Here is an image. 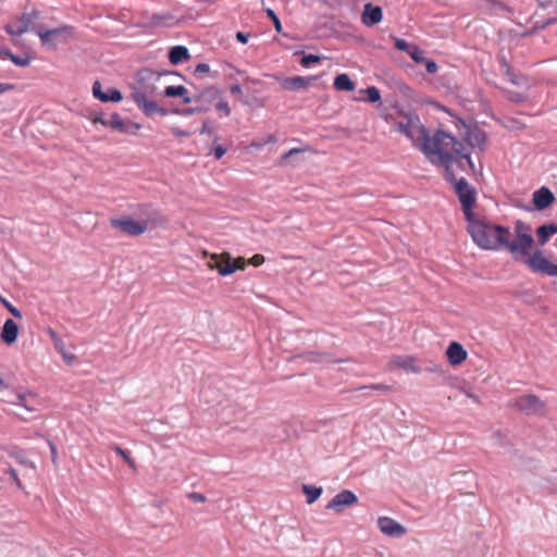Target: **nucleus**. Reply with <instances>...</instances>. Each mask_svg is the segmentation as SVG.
Here are the masks:
<instances>
[{"instance_id": "nucleus-1", "label": "nucleus", "mask_w": 557, "mask_h": 557, "mask_svg": "<svg viewBox=\"0 0 557 557\" xmlns=\"http://www.w3.org/2000/svg\"><path fill=\"white\" fill-rule=\"evenodd\" d=\"M467 231L473 243L483 250L508 251L512 259L524 263L532 272L557 277V264L550 262L541 249L531 252L534 246L532 228L521 220L513 223V230L492 223L474 214L466 220Z\"/></svg>"}, {"instance_id": "nucleus-2", "label": "nucleus", "mask_w": 557, "mask_h": 557, "mask_svg": "<svg viewBox=\"0 0 557 557\" xmlns=\"http://www.w3.org/2000/svg\"><path fill=\"white\" fill-rule=\"evenodd\" d=\"M420 150L431 163L453 164L465 160L473 169V162L470 154L465 151L463 144L447 132L437 131L432 136L428 134L420 143Z\"/></svg>"}, {"instance_id": "nucleus-3", "label": "nucleus", "mask_w": 557, "mask_h": 557, "mask_svg": "<svg viewBox=\"0 0 557 557\" xmlns=\"http://www.w3.org/2000/svg\"><path fill=\"white\" fill-rule=\"evenodd\" d=\"M160 75L161 74L150 69H143L136 73L134 82L129 85L133 101L146 116H152L154 114L164 116L168 114V110L160 107L157 101L153 100V96H156L158 91L156 84Z\"/></svg>"}, {"instance_id": "nucleus-4", "label": "nucleus", "mask_w": 557, "mask_h": 557, "mask_svg": "<svg viewBox=\"0 0 557 557\" xmlns=\"http://www.w3.org/2000/svg\"><path fill=\"white\" fill-rule=\"evenodd\" d=\"M395 125L396 131L405 135L412 145L419 149L420 143H422L429 134L419 116L413 112L400 113L396 119Z\"/></svg>"}, {"instance_id": "nucleus-5", "label": "nucleus", "mask_w": 557, "mask_h": 557, "mask_svg": "<svg viewBox=\"0 0 557 557\" xmlns=\"http://www.w3.org/2000/svg\"><path fill=\"white\" fill-rule=\"evenodd\" d=\"M41 20L42 12L34 9L30 12H24L16 21L4 25V30L11 36H21L27 32L38 35L40 26L46 25Z\"/></svg>"}, {"instance_id": "nucleus-6", "label": "nucleus", "mask_w": 557, "mask_h": 557, "mask_svg": "<svg viewBox=\"0 0 557 557\" xmlns=\"http://www.w3.org/2000/svg\"><path fill=\"white\" fill-rule=\"evenodd\" d=\"M245 265L246 261L244 258L239 257L232 261V258L228 253H223L221 256L212 255L208 261V267L210 269L216 270L222 276L231 275L236 270H244Z\"/></svg>"}, {"instance_id": "nucleus-7", "label": "nucleus", "mask_w": 557, "mask_h": 557, "mask_svg": "<svg viewBox=\"0 0 557 557\" xmlns=\"http://www.w3.org/2000/svg\"><path fill=\"white\" fill-rule=\"evenodd\" d=\"M454 189L461 203L462 212L465 214L466 220L473 216L475 214L472 211V207L474 206L476 200L475 189L469 185L468 181L465 177H460L458 181H456Z\"/></svg>"}, {"instance_id": "nucleus-8", "label": "nucleus", "mask_w": 557, "mask_h": 557, "mask_svg": "<svg viewBox=\"0 0 557 557\" xmlns=\"http://www.w3.org/2000/svg\"><path fill=\"white\" fill-rule=\"evenodd\" d=\"M508 406L525 414H543L545 404L534 394H527L511 399Z\"/></svg>"}, {"instance_id": "nucleus-9", "label": "nucleus", "mask_w": 557, "mask_h": 557, "mask_svg": "<svg viewBox=\"0 0 557 557\" xmlns=\"http://www.w3.org/2000/svg\"><path fill=\"white\" fill-rule=\"evenodd\" d=\"M69 34L70 29L66 25L53 28L45 25L40 26L38 29V37L40 38L41 45L47 48H55L59 44L65 42Z\"/></svg>"}, {"instance_id": "nucleus-10", "label": "nucleus", "mask_w": 557, "mask_h": 557, "mask_svg": "<svg viewBox=\"0 0 557 557\" xmlns=\"http://www.w3.org/2000/svg\"><path fill=\"white\" fill-rule=\"evenodd\" d=\"M97 121L106 127L128 135H135L141 127L140 124L124 119L119 113H113L109 117H99Z\"/></svg>"}, {"instance_id": "nucleus-11", "label": "nucleus", "mask_w": 557, "mask_h": 557, "mask_svg": "<svg viewBox=\"0 0 557 557\" xmlns=\"http://www.w3.org/2000/svg\"><path fill=\"white\" fill-rule=\"evenodd\" d=\"M110 224L113 228L131 236H139L148 230L146 221L134 220L131 216L111 219Z\"/></svg>"}, {"instance_id": "nucleus-12", "label": "nucleus", "mask_w": 557, "mask_h": 557, "mask_svg": "<svg viewBox=\"0 0 557 557\" xmlns=\"http://www.w3.org/2000/svg\"><path fill=\"white\" fill-rule=\"evenodd\" d=\"M358 502L356 494L349 490H344L336 494L326 505L327 509L336 512L343 511L345 508L355 505Z\"/></svg>"}, {"instance_id": "nucleus-13", "label": "nucleus", "mask_w": 557, "mask_h": 557, "mask_svg": "<svg viewBox=\"0 0 557 557\" xmlns=\"http://www.w3.org/2000/svg\"><path fill=\"white\" fill-rule=\"evenodd\" d=\"M380 531L391 537H401L406 534V528L389 517H380L377 519Z\"/></svg>"}, {"instance_id": "nucleus-14", "label": "nucleus", "mask_w": 557, "mask_h": 557, "mask_svg": "<svg viewBox=\"0 0 557 557\" xmlns=\"http://www.w3.org/2000/svg\"><path fill=\"white\" fill-rule=\"evenodd\" d=\"M92 95L101 102H120L123 99L122 92L113 87H108L107 90H102L100 82L96 81L92 85Z\"/></svg>"}, {"instance_id": "nucleus-15", "label": "nucleus", "mask_w": 557, "mask_h": 557, "mask_svg": "<svg viewBox=\"0 0 557 557\" xmlns=\"http://www.w3.org/2000/svg\"><path fill=\"white\" fill-rule=\"evenodd\" d=\"M313 81H315L314 77L304 76L284 77L280 79L282 87L289 91L305 89L310 86Z\"/></svg>"}, {"instance_id": "nucleus-16", "label": "nucleus", "mask_w": 557, "mask_h": 557, "mask_svg": "<svg viewBox=\"0 0 557 557\" xmlns=\"http://www.w3.org/2000/svg\"><path fill=\"white\" fill-rule=\"evenodd\" d=\"M465 140L473 149H479L480 151H483L486 136L482 129H480L478 127L467 126V133L465 136Z\"/></svg>"}, {"instance_id": "nucleus-17", "label": "nucleus", "mask_w": 557, "mask_h": 557, "mask_svg": "<svg viewBox=\"0 0 557 557\" xmlns=\"http://www.w3.org/2000/svg\"><path fill=\"white\" fill-rule=\"evenodd\" d=\"M383 13L382 9L377 5H373L372 3H366L363 8V12L361 15L362 23L371 27L382 21Z\"/></svg>"}, {"instance_id": "nucleus-18", "label": "nucleus", "mask_w": 557, "mask_h": 557, "mask_svg": "<svg viewBox=\"0 0 557 557\" xmlns=\"http://www.w3.org/2000/svg\"><path fill=\"white\" fill-rule=\"evenodd\" d=\"M391 363L405 371L420 373L421 368L417 364V359L413 356H394Z\"/></svg>"}, {"instance_id": "nucleus-19", "label": "nucleus", "mask_w": 557, "mask_h": 557, "mask_svg": "<svg viewBox=\"0 0 557 557\" xmlns=\"http://www.w3.org/2000/svg\"><path fill=\"white\" fill-rule=\"evenodd\" d=\"M554 200L555 196L547 187H541L533 194V203L539 210L548 208Z\"/></svg>"}, {"instance_id": "nucleus-20", "label": "nucleus", "mask_w": 557, "mask_h": 557, "mask_svg": "<svg viewBox=\"0 0 557 557\" xmlns=\"http://www.w3.org/2000/svg\"><path fill=\"white\" fill-rule=\"evenodd\" d=\"M446 357L451 366H458L467 359V351L459 343L453 342L446 349Z\"/></svg>"}, {"instance_id": "nucleus-21", "label": "nucleus", "mask_w": 557, "mask_h": 557, "mask_svg": "<svg viewBox=\"0 0 557 557\" xmlns=\"http://www.w3.org/2000/svg\"><path fill=\"white\" fill-rule=\"evenodd\" d=\"M14 405L16 407L23 408L27 413H29L28 416H24L23 413H20V416L24 420L33 419L34 418L33 413H35L37 411V408L35 407V398L32 397L30 395L18 394L16 396V400L14 401Z\"/></svg>"}, {"instance_id": "nucleus-22", "label": "nucleus", "mask_w": 557, "mask_h": 557, "mask_svg": "<svg viewBox=\"0 0 557 557\" xmlns=\"http://www.w3.org/2000/svg\"><path fill=\"white\" fill-rule=\"evenodd\" d=\"M18 336V325L16 322L12 319H7L3 323L2 331H1V339L7 345H12L16 342Z\"/></svg>"}, {"instance_id": "nucleus-23", "label": "nucleus", "mask_w": 557, "mask_h": 557, "mask_svg": "<svg viewBox=\"0 0 557 557\" xmlns=\"http://www.w3.org/2000/svg\"><path fill=\"white\" fill-rule=\"evenodd\" d=\"M163 96L168 98L182 97L185 104L194 101V98L188 96V91L183 85L165 87Z\"/></svg>"}, {"instance_id": "nucleus-24", "label": "nucleus", "mask_w": 557, "mask_h": 557, "mask_svg": "<svg viewBox=\"0 0 557 557\" xmlns=\"http://www.w3.org/2000/svg\"><path fill=\"white\" fill-rule=\"evenodd\" d=\"M190 58L188 49L185 46H174L169 53V60L176 65Z\"/></svg>"}, {"instance_id": "nucleus-25", "label": "nucleus", "mask_w": 557, "mask_h": 557, "mask_svg": "<svg viewBox=\"0 0 557 557\" xmlns=\"http://www.w3.org/2000/svg\"><path fill=\"white\" fill-rule=\"evenodd\" d=\"M221 90L218 87L210 86L200 90L195 97V101H208L219 100Z\"/></svg>"}, {"instance_id": "nucleus-26", "label": "nucleus", "mask_w": 557, "mask_h": 557, "mask_svg": "<svg viewBox=\"0 0 557 557\" xmlns=\"http://www.w3.org/2000/svg\"><path fill=\"white\" fill-rule=\"evenodd\" d=\"M47 333L49 334V336L54 345V348L61 354L63 360L66 363H70V354L67 352V350L65 348V344L63 343L61 337L58 335V333L52 329H48Z\"/></svg>"}, {"instance_id": "nucleus-27", "label": "nucleus", "mask_w": 557, "mask_h": 557, "mask_svg": "<svg viewBox=\"0 0 557 557\" xmlns=\"http://www.w3.org/2000/svg\"><path fill=\"white\" fill-rule=\"evenodd\" d=\"M556 233H557V225H555V224L541 225L536 230L539 244L541 246H544L549 240L550 236H553Z\"/></svg>"}, {"instance_id": "nucleus-28", "label": "nucleus", "mask_w": 557, "mask_h": 557, "mask_svg": "<svg viewBox=\"0 0 557 557\" xmlns=\"http://www.w3.org/2000/svg\"><path fill=\"white\" fill-rule=\"evenodd\" d=\"M151 24L153 26L171 27L177 24V18L171 14H153Z\"/></svg>"}, {"instance_id": "nucleus-29", "label": "nucleus", "mask_w": 557, "mask_h": 557, "mask_svg": "<svg viewBox=\"0 0 557 557\" xmlns=\"http://www.w3.org/2000/svg\"><path fill=\"white\" fill-rule=\"evenodd\" d=\"M8 454L11 458H14L21 466L25 468L35 469L34 462L27 458V456L22 449L13 447L12 449L8 450Z\"/></svg>"}, {"instance_id": "nucleus-30", "label": "nucleus", "mask_w": 557, "mask_h": 557, "mask_svg": "<svg viewBox=\"0 0 557 557\" xmlns=\"http://www.w3.org/2000/svg\"><path fill=\"white\" fill-rule=\"evenodd\" d=\"M334 87L337 90L351 91L355 89V83L347 74H339L334 79Z\"/></svg>"}, {"instance_id": "nucleus-31", "label": "nucleus", "mask_w": 557, "mask_h": 557, "mask_svg": "<svg viewBox=\"0 0 557 557\" xmlns=\"http://www.w3.org/2000/svg\"><path fill=\"white\" fill-rule=\"evenodd\" d=\"M302 492L307 496V504H313L322 494V487L304 484Z\"/></svg>"}, {"instance_id": "nucleus-32", "label": "nucleus", "mask_w": 557, "mask_h": 557, "mask_svg": "<svg viewBox=\"0 0 557 557\" xmlns=\"http://www.w3.org/2000/svg\"><path fill=\"white\" fill-rule=\"evenodd\" d=\"M505 76L512 85L522 86L527 84V78L520 74H516L512 69H507Z\"/></svg>"}, {"instance_id": "nucleus-33", "label": "nucleus", "mask_w": 557, "mask_h": 557, "mask_svg": "<svg viewBox=\"0 0 557 557\" xmlns=\"http://www.w3.org/2000/svg\"><path fill=\"white\" fill-rule=\"evenodd\" d=\"M408 54L417 63H422L425 58L423 50H421L417 45H413L410 48V50L408 51Z\"/></svg>"}, {"instance_id": "nucleus-34", "label": "nucleus", "mask_w": 557, "mask_h": 557, "mask_svg": "<svg viewBox=\"0 0 557 557\" xmlns=\"http://www.w3.org/2000/svg\"><path fill=\"white\" fill-rule=\"evenodd\" d=\"M0 302L8 309V311L17 319H22V312L15 306H13L8 299L0 295Z\"/></svg>"}, {"instance_id": "nucleus-35", "label": "nucleus", "mask_w": 557, "mask_h": 557, "mask_svg": "<svg viewBox=\"0 0 557 557\" xmlns=\"http://www.w3.org/2000/svg\"><path fill=\"white\" fill-rule=\"evenodd\" d=\"M364 91L368 95L369 102L375 103L381 100L380 90L375 86L368 87Z\"/></svg>"}, {"instance_id": "nucleus-36", "label": "nucleus", "mask_w": 557, "mask_h": 557, "mask_svg": "<svg viewBox=\"0 0 557 557\" xmlns=\"http://www.w3.org/2000/svg\"><path fill=\"white\" fill-rule=\"evenodd\" d=\"M215 110L224 116H228L231 114V108L224 99L220 98L215 104Z\"/></svg>"}, {"instance_id": "nucleus-37", "label": "nucleus", "mask_w": 557, "mask_h": 557, "mask_svg": "<svg viewBox=\"0 0 557 557\" xmlns=\"http://www.w3.org/2000/svg\"><path fill=\"white\" fill-rule=\"evenodd\" d=\"M203 111H207V108L196 107V108H187V109H183V110L175 109L172 112L175 114L191 115V114H195L198 112H203Z\"/></svg>"}, {"instance_id": "nucleus-38", "label": "nucleus", "mask_w": 557, "mask_h": 557, "mask_svg": "<svg viewBox=\"0 0 557 557\" xmlns=\"http://www.w3.org/2000/svg\"><path fill=\"white\" fill-rule=\"evenodd\" d=\"M320 62V57L315 54H306L301 59V65L305 67L310 66L311 64H315Z\"/></svg>"}, {"instance_id": "nucleus-39", "label": "nucleus", "mask_w": 557, "mask_h": 557, "mask_svg": "<svg viewBox=\"0 0 557 557\" xmlns=\"http://www.w3.org/2000/svg\"><path fill=\"white\" fill-rule=\"evenodd\" d=\"M17 66H27L30 62V58L27 54L13 55L11 60Z\"/></svg>"}, {"instance_id": "nucleus-40", "label": "nucleus", "mask_w": 557, "mask_h": 557, "mask_svg": "<svg viewBox=\"0 0 557 557\" xmlns=\"http://www.w3.org/2000/svg\"><path fill=\"white\" fill-rule=\"evenodd\" d=\"M394 41H395V48L400 50V51H405L408 53V51L410 50V48L413 46L411 44H408L406 40L404 39H400V38H394Z\"/></svg>"}, {"instance_id": "nucleus-41", "label": "nucleus", "mask_w": 557, "mask_h": 557, "mask_svg": "<svg viewBox=\"0 0 557 557\" xmlns=\"http://www.w3.org/2000/svg\"><path fill=\"white\" fill-rule=\"evenodd\" d=\"M267 14L272 20L275 30L280 33L282 30V24L275 12L272 9H268Z\"/></svg>"}, {"instance_id": "nucleus-42", "label": "nucleus", "mask_w": 557, "mask_h": 557, "mask_svg": "<svg viewBox=\"0 0 557 557\" xmlns=\"http://www.w3.org/2000/svg\"><path fill=\"white\" fill-rule=\"evenodd\" d=\"M441 165L445 168L446 180L455 186L456 181H458V180L456 178L453 170L450 169L451 164H441Z\"/></svg>"}, {"instance_id": "nucleus-43", "label": "nucleus", "mask_w": 557, "mask_h": 557, "mask_svg": "<svg viewBox=\"0 0 557 557\" xmlns=\"http://www.w3.org/2000/svg\"><path fill=\"white\" fill-rule=\"evenodd\" d=\"M540 7L543 9H550L553 13H555V8H557V0H537Z\"/></svg>"}, {"instance_id": "nucleus-44", "label": "nucleus", "mask_w": 557, "mask_h": 557, "mask_svg": "<svg viewBox=\"0 0 557 557\" xmlns=\"http://www.w3.org/2000/svg\"><path fill=\"white\" fill-rule=\"evenodd\" d=\"M187 498L194 503H205L207 500V498L203 494L197 493V492L188 493Z\"/></svg>"}, {"instance_id": "nucleus-45", "label": "nucleus", "mask_w": 557, "mask_h": 557, "mask_svg": "<svg viewBox=\"0 0 557 557\" xmlns=\"http://www.w3.org/2000/svg\"><path fill=\"white\" fill-rule=\"evenodd\" d=\"M200 134H208V135L214 134V126L209 120L203 121L202 127L200 129Z\"/></svg>"}, {"instance_id": "nucleus-46", "label": "nucleus", "mask_w": 557, "mask_h": 557, "mask_svg": "<svg viewBox=\"0 0 557 557\" xmlns=\"http://www.w3.org/2000/svg\"><path fill=\"white\" fill-rule=\"evenodd\" d=\"M422 63H424L425 69L428 71V73H430V74L435 73L438 69L436 62L431 59L424 58V61Z\"/></svg>"}, {"instance_id": "nucleus-47", "label": "nucleus", "mask_w": 557, "mask_h": 557, "mask_svg": "<svg viewBox=\"0 0 557 557\" xmlns=\"http://www.w3.org/2000/svg\"><path fill=\"white\" fill-rule=\"evenodd\" d=\"M8 473L10 474L11 479L13 480L14 484L16 485L17 488H23V485H22V482L17 475V472L15 469L13 468H9L8 470Z\"/></svg>"}, {"instance_id": "nucleus-48", "label": "nucleus", "mask_w": 557, "mask_h": 557, "mask_svg": "<svg viewBox=\"0 0 557 557\" xmlns=\"http://www.w3.org/2000/svg\"><path fill=\"white\" fill-rule=\"evenodd\" d=\"M226 153V149L222 147L221 145H215L213 147V154L215 159H221Z\"/></svg>"}, {"instance_id": "nucleus-49", "label": "nucleus", "mask_w": 557, "mask_h": 557, "mask_svg": "<svg viewBox=\"0 0 557 557\" xmlns=\"http://www.w3.org/2000/svg\"><path fill=\"white\" fill-rule=\"evenodd\" d=\"M368 388L379 391V392H384V393L389 392L392 389L391 386L385 385V384H372V385L368 386Z\"/></svg>"}, {"instance_id": "nucleus-50", "label": "nucleus", "mask_w": 557, "mask_h": 557, "mask_svg": "<svg viewBox=\"0 0 557 557\" xmlns=\"http://www.w3.org/2000/svg\"><path fill=\"white\" fill-rule=\"evenodd\" d=\"M264 262V257L262 255H255L250 260L249 263L259 267Z\"/></svg>"}, {"instance_id": "nucleus-51", "label": "nucleus", "mask_w": 557, "mask_h": 557, "mask_svg": "<svg viewBox=\"0 0 557 557\" xmlns=\"http://www.w3.org/2000/svg\"><path fill=\"white\" fill-rule=\"evenodd\" d=\"M13 53L10 49L8 48H0V58L1 59H9V60H12L13 58Z\"/></svg>"}, {"instance_id": "nucleus-52", "label": "nucleus", "mask_w": 557, "mask_h": 557, "mask_svg": "<svg viewBox=\"0 0 557 557\" xmlns=\"http://www.w3.org/2000/svg\"><path fill=\"white\" fill-rule=\"evenodd\" d=\"M172 134L176 137H187L189 136V133L188 132H185L183 129H181L180 127H173L172 129Z\"/></svg>"}, {"instance_id": "nucleus-53", "label": "nucleus", "mask_w": 557, "mask_h": 557, "mask_svg": "<svg viewBox=\"0 0 557 557\" xmlns=\"http://www.w3.org/2000/svg\"><path fill=\"white\" fill-rule=\"evenodd\" d=\"M209 71L210 66L207 63H199L195 69L196 73H208Z\"/></svg>"}, {"instance_id": "nucleus-54", "label": "nucleus", "mask_w": 557, "mask_h": 557, "mask_svg": "<svg viewBox=\"0 0 557 557\" xmlns=\"http://www.w3.org/2000/svg\"><path fill=\"white\" fill-rule=\"evenodd\" d=\"M236 38L239 42L242 44H247L248 42V39H249V34H246V33H243V32H238L236 34Z\"/></svg>"}, {"instance_id": "nucleus-55", "label": "nucleus", "mask_w": 557, "mask_h": 557, "mask_svg": "<svg viewBox=\"0 0 557 557\" xmlns=\"http://www.w3.org/2000/svg\"><path fill=\"white\" fill-rule=\"evenodd\" d=\"M114 451L121 456L125 461L127 460V458H129V455L124 450L122 449L120 446H114Z\"/></svg>"}, {"instance_id": "nucleus-56", "label": "nucleus", "mask_w": 557, "mask_h": 557, "mask_svg": "<svg viewBox=\"0 0 557 557\" xmlns=\"http://www.w3.org/2000/svg\"><path fill=\"white\" fill-rule=\"evenodd\" d=\"M12 89H14V85L13 84L0 83V94L7 92V91L12 90Z\"/></svg>"}, {"instance_id": "nucleus-57", "label": "nucleus", "mask_w": 557, "mask_h": 557, "mask_svg": "<svg viewBox=\"0 0 557 557\" xmlns=\"http://www.w3.org/2000/svg\"><path fill=\"white\" fill-rule=\"evenodd\" d=\"M301 151H304V149H300V148H293V149L288 150L286 153H284V154L282 156V159H283V160H285V159H287V158L292 157L293 154H295V153H299V152H301Z\"/></svg>"}, {"instance_id": "nucleus-58", "label": "nucleus", "mask_w": 557, "mask_h": 557, "mask_svg": "<svg viewBox=\"0 0 557 557\" xmlns=\"http://www.w3.org/2000/svg\"><path fill=\"white\" fill-rule=\"evenodd\" d=\"M500 66H502V71H503L504 74L507 73V69H511V66L507 62L506 58H502L500 59Z\"/></svg>"}, {"instance_id": "nucleus-59", "label": "nucleus", "mask_w": 557, "mask_h": 557, "mask_svg": "<svg viewBox=\"0 0 557 557\" xmlns=\"http://www.w3.org/2000/svg\"><path fill=\"white\" fill-rule=\"evenodd\" d=\"M465 395L470 398L471 400H473L474 403H480V398L478 395L469 392V391H463Z\"/></svg>"}, {"instance_id": "nucleus-60", "label": "nucleus", "mask_w": 557, "mask_h": 557, "mask_svg": "<svg viewBox=\"0 0 557 557\" xmlns=\"http://www.w3.org/2000/svg\"><path fill=\"white\" fill-rule=\"evenodd\" d=\"M49 446H50V449H51V459H52L53 463H55V461H57V447L51 442H49Z\"/></svg>"}, {"instance_id": "nucleus-61", "label": "nucleus", "mask_w": 557, "mask_h": 557, "mask_svg": "<svg viewBox=\"0 0 557 557\" xmlns=\"http://www.w3.org/2000/svg\"><path fill=\"white\" fill-rule=\"evenodd\" d=\"M230 90L232 94H236V95H239L243 91L242 87L238 84L232 85Z\"/></svg>"}, {"instance_id": "nucleus-62", "label": "nucleus", "mask_w": 557, "mask_h": 557, "mask_svg": "<svg viewBox=\"0 0 557 557\" xmlns=\"http://www.w3.org/2000/svg\"><path fill=\"white\" fill-rule=\"evenodd\" d=\"M126 462L134 471L136 470V463L131 457L127 458Z\"/></svg>"}, {"instance_id": "nucleus-63", "label": "nucleus", "mask_w": 557, "mask_h": 557, "mask_svg": "<svg viewBox=\"0 0 557 557\" xmlns=\"http://www.w3.org/2000/svg\"><path fill=\"white\" fill-rule=\"evenodd\" d=\"M515 101L519 102L522 100V97L519 96V95H516L513 98H512Z\"/></svg>"}, {"instance_id": "nucleus-64", "label": "nucleus", "mask_w": 557, "mask_h": 557, "mask_svg": "<svg viewBox=\"0 0 557 557\" xmlns=\"http://www.w3.org/2000/svg\"><path fill=\"white\" fill-rule=\"evenodd\" d=\"M555 15H556V16H554V17H553V21H556V20H557V8H555Z\"/></svg>"}]
</instances>
